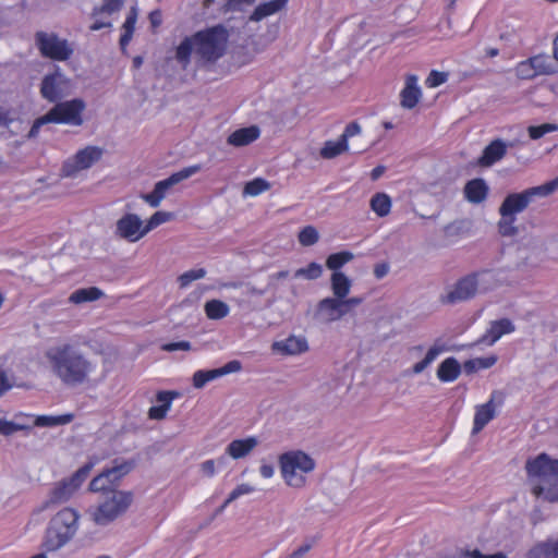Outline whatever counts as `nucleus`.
<instances>
[{
    "mask_svg": "<svg viewBox=\"0 0 558 558\" xmlns=\"http://www.w3.org/2000/svg\"><path fill=\"white\" fill-rule=\"evenodd\" d=\"M229 32L221 25H214L186 36L175 48V60L183 70L191 63L192 54L202 64L216 63L226 52Z\"/></svg>",
    "mask_w": 558,
    "mask_h": 558,
    "instance_id": "obj_1",
    "label": "nucleus"
},
{
    "mask_svg": "<svg viewBox=\"0 0 558 558\" xmlns=\"http://www.w3.org/2000/svg\"><path fill=\"white\" fill-rule=\"evenodd\" d=\"M46 357L53 374L69 387L87 384L96 371V363L70 343L50 348Z\"/></svg>",
    "mask_w": 558,
    "mask_h": 558,
    "instance_id": "obj_2",
    "label": "nucleus"
},
{
    "mask_svg": "<svg viewBox=\"0 0 558 558\" xmlns=\"http://www.w3.org/2000/svg\"><path fill=\"white\" fill-rule=\"evenodd\" d=\"M525 470L533 495L548 502H558V460L541 453L526 461Z\"/></svg>",
    "mask_w": 558,
    "mask_h": 558,
    "instance_id": "obj_3",
    "label": "nucleus"
},
{
    "mask_svg": "<svg viewBox=\"0 0 558 558\" xmlns=\"http://www.w3.org/2000/svg\"><path fill=\"white\" fill-rule=\"evenodd\" d=\"M80 515L76 510L65 507L50 520L43 546L48 551H54L64 546L78 529Z\"/></svg>",
    "mask_w": 558,
    "mask_h": 558,
    "instance_id": "obj_4",
    "label": "nucleus"
},
{
    "mask_svg": "<svg viewBox=\"0 0 558 558\" xmlns=\"http://www.w3.org/2000/svg\"><path fill=\"white\" fill-rule=\"evenodd\" d=\"M84 109L85 102L78 98L57 102L46 114L37 118L33 122L27 136L29 138L36 137L39 134L41 126L48 123L80 126L83 123L82 113Z\"/></svg>",
    "mask_w": 558,
    "mask_h": 558,
    "instance_id": "obj_5",
    "label": "nucleus"
},
{
    "mask_svg": "<svg viewBox=\"0 0 558 558\" xmlns=\"http://www.w3.org/2000/svg\"><path fill=\"white\" fill-rule=\"evenodd\" d=\"M558 190V177L542 185L529 187L520 193H510L502 201L500 217H513L524 211L537 197H546Z\"/></svg>",
    "mask_w": 558,
    "mask_h": 558,
    "instance_id": "obj_6",
    "label": "nucleus"
},
{
    "mask_svg": "<svg viewBox=\"0 0 558 558\" xmlns=\"http://www.w3.org/2000/svg\"><path fill=\"white\" fill-rule=\"evenodd\" d=\"M494 276L488 270L470 274L457 281L453 289L441 298L442 303L456 304L468 301L477 292H486L494 284Z\"/></svg>",
    "mask_w": 558,
    "mask_h": 558,
    "instance_id": "obj_7",
    "label": "nucleus"
},
{
    "mask_svg": "<svg viewBox=\"0 0 558 558\" xmlns=\"http://www.w3.org/2000/svg\"><path fill=\"white\" fill-rule=\"evenodd\" d=\"M281 475L286 484L301 488L306 484L305 474L315 469V461L303 451H290L279 458Z\"/></svg>",
    "mask_w": 558,
    "mask_h": 558,
    "instance_id": "obj_8",
    "label": "nucleus"
},
{
    "mask_svg": "<svg viewBox=\"0 0 558 558\" xmlns=\"http://www.w3.org/2000/svg\"><path fill=\"white\" fill-rule=\"evenodd\" d=\"M133 502V494L124 490H112L96 508L89 510L93 521L98 525H107L124 514Z\"/></svg>",
    "mask_w": 558,
    "mask_h": 558,
    "instance_id": "obj_9",
    "label": "nucleus"
},
{
    "mask_svg": "<svg viewBox=\"0 0 558 558\" xmlns=\"http://www.w3.org/2000/svg\"><path fill=\"white\" fill-rule=\"evenodd\" d=\"M98 459L93 458L82 465L70 477L58 482L50 492L46 507L66 502L88 477Z\"/></svg>",
    "mask_w": 558,
    "mask_h": 558,
    "instance_id": "obj_10",
    "label": "nucleus"
},
{
    "mask_svg": "<svg viewBox=\"0 0 558 558\" xmlns=\"http://www.w3.org/2000/svg\"><path fill=\"white\" fill-rule=\"evenodd\" d=\"M36 46L43 57L54 60L65 61L72 53L73 49L65 39H60L56 34L46 32H37L35 35Z\"/></svg>",
    "mask_w": 558,
    "mask_h": 558,
    "instance_id": "obj_11",
    "label": "nucleus"
},
{
    "mask_svg": "<svg viewBox=\"0 0 558 558\" xmlns=\"http://www.w3.org/2000/svg\"><path fill=\"white\" fill-rule=\"evenodd\" d=\"M201 170L199 165L186 167L175 173H172L169 178L161 180L155 184L154 190L150 193L142 194L141 197L150 206L158 207L161 201L165 198L166 193L170 187L178 184L179 182L190 178Z\"/></svg>",
    "mask_w": 558,
    "mask_h": 558,
    "instance_id": "obj_12",
    "label": "nucleus"
},
{
    "mask_svg": "<svg viewBox=\"0 0 558 558\" xmlns=\"http://www.w3.org/2000/svg\"><path fill=\"white\" fill-rule=\"evenodd\" d=\"M104 149L97 146H86L80 149L72 158L65 160L61 168L63 177H74L77 172L90 168L101 159Z\"/></svg>",
    "mask_w": 558,
    "mask_h": 558,
    "instance_id": "obj_13",
    "label": "nucleus"
},
{
    "mask_svg": "<svg viewBox=\"0 0 558 558\" xmlns=\"http://www.w3.org/2000/svg\"><path fill=\"white\" fill-rule=\"evenodd\" d=\"M130 470L131 465L129 463H122L104 470L90 481L88 488L94 493L101 492L107 494L117 490L116 487L119 485L120 480L126 475Z\"/></svg>",
    "mask_w": 558,
    "mask_h": 558,
    "instance_id": "obj_14",
    "label": "nucleus"
},
{
    "mask_svg": "<svg viewBox=\"0 0 558 558\" xmlns=\"http://www.w3.org/2000/svg\"><path fill=\"white\" fill-rule=\"evenodd\" d=\"M241 369V362L233 360L218 368L196 371L193 375V386L195 388H203L209 381L231 373L240 372Z\"/></svg>",
    "mask_w": 558,
    "mask_h": 558,
    "instance_id": "obj_15",
    "label": "nucleus"
},
{
    "mask_svg": "<svg viewBox=\"0 0 558 558\" xmlns=\"http://www.w3.org/2000/svg\"><path fill=\"white\" fill-rule=\"evenodd\" d=\"M147 232L142 220L135 214H126L117 222V233L131 242L138 241Z\"/></svg>",
    "mask_w": 558,
    "mask_h": 558,
    "instance_id": "obj_16",
    "label": "nucleus"
},
{
    "mask_svg": "<svg viewBox=\"0 0 558 558\" xmlns=\"http://www.w3.org/2000/svg\"><path fill=\"white\" fill-rule=\"evenodd\" d=\"M497 397L500 398L499 403H501V393L494 391L486 403L475 408L474 425L472 429L473 435L478 434L496 416L497 404L495 400Z\"/></svg>",
    "mask_w": 558,
    "mask_h": 558,
    "instance_id": "obj_17",
    "label": "nucleus"
},
{
    "mask_svg": "<svg viewBox=\"0 0 558 558\" xmlns=\"http://www.w3.org/2000/svg\"><path fill=\"white\" fill-rule=\"evenodd\" d=\"M344 316L341 300L328 296L320 300L316 306L315 317L323 323H331L339 320Z\"/></svg>",
    "mask_w": 558,
    "mask_h": 558,
    "instance_id": "obj_18",
    "label": "nucleus"
},
{
    "mask_svg": "<svg viewBox=\"0 0 558 558\" xmlns=\"http://www.w3.org/2000/svg\"><path fill=\"white\" fill-rule=\"evenodd\" d=\"M271 349L281 355H298L308 351V342L304 336L291 335L283 340L275 341Z\"/></svg>",
    "mask_w": 558,
    "mask_h": 558,
    "instance_id": "obj_19",
    "label": "nucleus"
},
{
    "mask_svg": "<svg viewBox=\"0 0 558 558\" xmlns=\"http://www.w3.org/2000/svg\"><path fill=\"white\" fill-rule=\"evenodd\" d=\"M523 558H558V535L536 542L524 553Z\"/></svg>",
    "mask_w": 558,
    "mask_h": 558,
    "instance_id": "obj_20",
    "label": "nucleus"
},
{
    "mask_svg": "<svg viewBox=\"0 0 558 558\" xmlns=\"http://www.w3.org/2000/svg\"><path fill=\"white\" fill-rule=\"evenodd\" d=\"M507 148L508 144L502 140H494L484 148L482 156L477 160V165L481 167H492L505 157Z\"/></svg>",
    "mask_w": 558,
    "mask_h": 558,
    "instance_id": "obj_21",
    "label": "nucleus"
},
{
    "mask_svg": "<svg viewBox=\"0 0 558 558\" xmlns=\"http://www.w3.org/2000/svg\"><path fill=\"white\" fill-rule=\"evenodd\" d=\"M488 192L489 187L482 178L468 181L463 189L465 199L472 204L483 203L487 198Z\"/></svg>",
    "mask_w": 558,
    "mask_h": 558,
    "instance_id": "obj_22",
    "label": "nucleus"
},
{
    "mask_svg": "<svg viewBox=\"0 0 558 558\" xmlns=\"http://www.w3.org/2000/svg\"><path fill=\"white\" fill-rule=\"evenodd\" d=\"M179 396L177 391L161 390L156 395V400L160 402L159 405H153L148 410V417L150 420H163L171 408L172 401Z\"/></svg>",
    "mask_w": 558,
    "mask_h": 558,
    "instance_id": "obj_23",
    "label": "nucleus"
},
{
    "mask_svg": "<svg viewBox=\"0 0 558 558\" xmlns=\"http://www.w3.org/2000/svg\"><path fill=\"white\" fill-rule=\"evenodd\" d=\"M514 331V325L508 318H501L490 323L489 329L478 340L481 343L494 344L499 338L506 333Z\"/></svg>",
    "mask_w": 558,
    "mask_h": 558,
    "instance_id": "obj_24",
    "label": "nucleus"
},
{
    "mask_svg": "<svg viewBox=\"0 0 558 558\" xmlns=\"http://www.w3.org/2000/svg\"><path fill=\"white\" fill-rule=\"evenodd\" d=\"M421 89L417 86V76L410 74L407 76L405 86L401 92V106L412 109L416 106L421 98Z\"/></svg>",
    "mask_w": 558,
    "mask_h": 558,
    "instance_id": "obj_25",
    "label": "nucleus"
},
{
    "mask_svg": "<svg viewBox=\"0 0 558 558\" xmlns=\"http://www.w3.org/2000/svg\"><path fill=\"white\" fill-rule=\"evenodd\" d=\"M288 3V0H271L260 3L248 16V22H259L263 19L281 11Z\"/></svg>",
    "mask_w": 558,
    "mask_h": 558,
    "instance_id": "obj_26",
    "label": "nucleus"
},
{
    "mask_svg": "<svg viewBox=\"0 0 558 558\" xmlns=\"http://www.w3.org/2000/svg\"><path fill=\"white\" fill-rule=\"evenodd\" d=\"M40 94L49 102H57L62 97L57 74H48L43 78Z\"/></svg>",
    "mask_w": 558,
    "mask_h": 558,
    "instance_id": "obj_27",
    "label": "nucleus"
},
{
    "mask_svg": "<svg viewBox=\"0 0 558 558\" xmlns=\"http://www.w3.org/2000/svg\"><path fill=\"white\" fill-rule=\"evenodd\" d=\"M461 374V365L456 357H447L437 368V377L440 381L450 383Z\"/></svg>",
    "mask_w": 558,
    "mask_h": 558,
    "instance_id": "obj_28",
    "label": "nucleus"
},
{
    "mask_svg": "<svg viewBox=\"0 0 558 558\" xmlns=\"http://www.w3.org/2000/svg\"><path fill=\"white\" fill-rule=\"evenodd\" d=\"M352 287L351 279L342 271H335L330 277V288L333 298L343 300L348 296Z\"/></svg>",
    "mask_w": 558,
    "mask_h": 558,
    "instance_id": "obj_29",
    "label": "nucleus"
},
{
    "mask_svg": "<svg viewBox=\"0 0 558 558\" xmlns=\"http://www.w3.org/2000/svg\"><path fill=\"white\" fill-rule=\"evenodd\" d=\"M102 295L104 292L97 287L82 288L71 293L69 302L73 304L93 302L99 300Z\"/></svg>",
    "mask_w": 558,
    "mask_h": 558,
    "instance_id": "obj_30",
    "label": "nucleus"
},
{
    "mask_svg": "<svg viewBox=\"0 0 558 558\" xmlns=\"http://www.w3.org/2000/svg\"><path fill=\"white\" fill-rule=\"evenodd\" d=\"M530 59L536 75H548L556 72L555 63L550 56L543 53L531 57Z\"/></svg>",
    "mask_w": 558,
    "mask_h": 558,
    "instance_id": "obj_31",
    "label": "nucleus"
},
{
    "mask_svg": "<svg viewBox=\"0 0 558 558\" xmlns=\"http://www.w3.org/2000/svg\"><path fill=\"white\" fill-rule=\"evenodd\" d=\"M349 149L344 138L339 137L337 142L327 141L320 149V156L324 159H332Z\"/></svg>",
    "mask_w": 558,
    "mask_h": 558,
    "instance_id": "obj_32",
    "label": "nucleus"
},
{
    "mask_svg": "<svg viewBox=\"0 0 558 558\" xmlns=\"http://www.w3.org/2000/svg\"><path fill=\"white\" fill-rule=\"evenodd\" d=\"M137 20V13L136 10L133 8L130 13L128 14L124 23H123V32L120 37V47L122 50L126 48V46L130 44L134 31H135V24Z\"/></svg>",
    "mask_w": 558,
    "mask_h": 558,
    "instance_id": "obj_33",
    "label": "nucleus"
},
{
    "mask_svg": "<svg viewBox=\"0 0 558 558\" xmlns=\"http://www.w3.org/2000/svg\"><path fill=\"white\" fill-rule=\"evenodd\" d=\"M204 311L209 319H221L229 314L228 305L220 300H210L205 303Z\"/></svg>",
    "mask_w": 558,
    "mask_h": 558,
    "instance_id": "obj_34",
    "label": "nucleus"
},
{
    "mask_svg": "<svg viewBox=\"0 0 558 558\" xmlns=\"http://www.w3.org/2000/svg\"><path fill=\"white\" fill-rule=\"evenodd\" d=\"M496 362V355L472 359L463 363V369L466 374H473L480 369H486L492 367L493 365H495Z\"/></svg>",
    "mask_w": 558,
    "mask_h": 558,
    "instance_id": "obj_35",
    "label": "nucleus"
},
{
    "mask_svg": "<svg viewBox=\"0 0 558 558\" xmlns=\"http://www.w3.org/2000/svg\"><path fill=\"white\" fill-rule=\"evenodd\" d=\"M371 208L379 217H385L390 213L391 199L385 193H376L371 199Z\"/></svg>",
    "mask_w": 558,
    "mask_h": 558,
    "instance_id": "obj_36",
    "label": "nucleus"
},
{
    "mask_svg": "<svg viewBox=\"0 0 558 558\" xmlns=\"http://www.w3.org/2000/svg\"><path fill=\"white\" fill-rule=\"evenodd\" d=\"M74 415L72 413H66L62 415L51 416V415H39L36 417L34 424L36 426H57V425H65L73 421Z\"/></svg>",
    "mask_w": 558,
    "mask_h": 558,
    "instance_id": "obj_37",
    "label": "nucleus"
},
{
    "mask_svg": "<svg viewBox=\"0 0 558 558\" xmlns=\"http://www.w3.org/2000/svg\"><path fill=\"white\" fill-rule=\"evenodd\" d=\"M354 258V255L349 251H342L338 253L330 254L326 259V266L328 269L335 271H339V269L351 262Z\"/></svg>",
    "mask_w": 558,
    "mask_h": 558,
    "instance_id": "obj_38",
    "label": "nucleus"
},
{
    "mask_svg": "<svg viewBox=\"0 0 558 558\" xmlns=\"http://www.w3.org/2000/svg\"><path fill=\"white\" fill-rule=\"evenodd\" d=\"M444 347L441 345H437V344H434L433 347L429 348V350L427 351L425 357L415 363L412 367V373L413 374H421L425 368H427L434 361L435 359L444 351Z\"/></svg>",
    "mask_w": 558,
    "mask_h": 558,
    "instance_id": "obj_39",
    "label": "nucleus"
},
{
    "mask_svg": "<svg viewBox=\"0 0 558 558\" xmlns=\"http://www.w3.org/2000/svg\"><path fill=\"white\" fill-rule=\"evenodd\" d=\"M323 274V266L318 263L312 262L307 265V267L299 268L293 274L294 278H305L307 280L318 279Z\"/></svg>",
    "mask_w": 558,
    "mask_h": 558,
    "instance_id": "obj_40",
    "label": "nucleus"
},
{
    "mask_svg": "<svg viewBox=\"0 0 558 558\" xmlns=\"http://www.w3.org/2000/svg\"><path fill=\"white\" fill-rule=\"evenodd\" d=\"M124 0H104L101 5L95 7L92 12L93 17H98L102 13L112 14L120 11Z\"/></svg>",
    "mask_w": 558,
    "mask_h": 558,
    "instance_id": "obj_41",
    "label": "nucleus"
},
{
    "mask_svg": "<svg viewBox=\"0 0 558 558\" xmlns=\"http://www.w3.org/2000/svg\"><path fill=\"white\" fill-rule=\"evenodd\" d=\"M517 218L513 217H501L498 221V232L502 236H514L519 233L518 227L514 225Z\"/></svg>",
    "mask_w": 558,
    "mask_h": 558,
    "instance_id": "obj_42",
    "label": "nucleus"
},
{
    "mask_svg": "<svg viewBox=\"0 0 558 558\" xmlns=\"http://www.w3.org/2000/svg\"><path fill=\"white\" fill-rule=\"evenodd\" d=\"M299 242L303 246H312L319 240L318 231L313 226L304 227L299 233Z\"/></svg>",
    "mask_w": 558,
    "mask_h": 558,
    "instance_id": "obj_43",
    "label": "nucleus"
},
{
    "mask_svg": "<svg viewBox=\"0 0 558 558\" xmlns=\"http://www.w3.org/2000/svg\"><path fill=\"white\" fill-rule=\"evenodd\" d=\"M31 429L32 427L29 425L14 423L11 421L0 418V435L10 436L19 430H23L28 434Z\"/></svg>",
    "mask_w": 558,
    "mask_h": 558,
    "instance_id": "obj_44",
    "label": "nucleus"
},
{
    "mask_svg": "<svg viewBox=\"0 0 558 558\" xmlns=\"http://www.w3.org/2000/svg\"><path fill=\"white\" fill-rule=\"evenodd\" d=\"M271 184L263 178H256L246 182V195L257 196L263 192L268 191Z\"/></svg>",
    "mask_w": 558,
    "mask_h": 558,
    "instance_id": "obj_45",
    "label": "nucleus"
},
{
    "mask_svg": "<svg viewBox=\"0 0 558 558\" xmlns=\"http://www.w3.org/2000/svg\"><path fill=\"white\" fill-rule=\"evenodd\" d=\"M205 275L204 268L191 269L180 275L178 281L181 288H185L193 281L204 278Z\"/></svg>",
    "mask_w": 558,
    "mask_h": 558,
    "instance_id": "obj_46",
    "label": "nucleus"
},
{
    "mask_svg": "<svg viewBox=\"0 0 558 558\" xmlns=\"http://www.w3.org/2000/svg\"><path fill=\"white\" fill-rule=\"evenodd\" d=\"M558 130V125L555 123H544L541 125H531L527 128L529 135L532 140H538L545 134L555 132Z\"/></svg>",
    "mask_w": 558,
    "mask_h": 558,
    "instance_id": "obj_47",
    "label": "nucleus"
},
{
    "mask_svg": "<svg viewBox=\"0 0 558 558\" xmlns=\"http://www.w3.org/2000/svg\"><path fill=\"white\" fill-rule=\"evenodd\" d=\"M172 217V214L171 213H167V211H156L155 214L151 215V217L147 220V223L145 225V231H150L155 228H157L158 226H160L161 223H165L167 221H169Z\"/></svg>",
    "mask_w": 558,
    "mask_h": 558,
    "instance_id": "obj_48",
    "label": "nucleus"
},
{
    "mask_svg": "<svg viewBox=\"0 0 558 558\" xmlns=\"http://www.w3.org/2000/svg\"><path fill=\"white\" fill-rule=\"evenodd\" d=\"M268 45V40L264 37H252L246 38V57L252 51L254 54L265 50Z\"/></svg>",
    "mask_w": 558,
    "mask_h": 558,
    "instance_id": "obj_49",
    "label": "nucleus"
},
{
    "mask_svg": "<svg viewBox=\"0 0 558 558\" xmlns=\"http://www.w3.org/2000/svg\"><path fill=\"white\" fill-rule=\"evenodd\" d=\"M515 73L521 80H531L537 76L535 70L532 68L530 58L517 65Z\"/></svg>",
    "mask_w": 558,
    "mask_h": 558,
    "instance_id": "obj_50",
    "label": "nucleus"
},
{
    "mask_svg": "<svg viewBox=\"0 0 558 558\" xmlns=\"http://www.w3.org/2000/svg\"><path fill=\"white\" fill-rule=\"evenodd\" d=\"M226 454L233 459H240V458L244 457V439L233 440L227 447Z\"/></svg>",
    "mask_w": 558,
    "mask_h": 558,
    "instance_id": "obj_51",
    "label": "nucleus"
},
{
    "mask_svg": "<svg viewBox=\"0 0 558 558\" xmlns=\"http://www.w3.org/2000/svg\"><path fill=\"white\" fill-rule=\"evenodd\" d=\"M364 301V298L362 296H352V298H343V300H341V306H342V311H344V316L347 314H349L353 308L357 307L359 305H361Z\"/></svg>",
    "mask_w": 558,
    "mask_h": 558,
    "instance_id": "obj_52",
    "label": "nucleus"
},
{
    "mask_svg": "<svg viewBox=\"0 0 558 558\" xmlns=\"http://www.w3.org/2000/svg\"><path fill=\"white\" fill-rule=\"evenodd\" d=\"M447 73L445 72H438V71H432L428 75L426 83L429 87H436L441 84H444L447 81Z\"/></svg>",
    "mask_w": 558,
    "mask_h": 558,
    "instance_id": "obj_53",
    "label": "nucleus"
},
{
    "mask_svg": "<svg viewBox=\"0 0 558 558\" xmlns=\"http://www.w3.org/2000/svg\"><path fill=\"white\" fill-rule=\"evenodd\" d=\"M162 349L168 352L173 351H189L191 349V343L189 341H178V342H169L162 345Z\"/></svg>",
    "mask_w": 558,
    "mask_h": 558,
    "instance_id": "obj_54",
    "label": "nucleus"
},
{
    "mask_svg": "<svg viewBox=\"0 0 558 558\" xmlns=\"http://www.w3.org/2000/svg\"><path fill=\"white\" fill-rule=\"evenodd\" d=\"M361 132V126L357 122L353 121V122H350L345 129H344V132L343 134L340 136L341 138H344L345 140V143H348V140L354 135H357L360 134Z\"/></svg>",
    "mask_w": 558,
    "mask_h": 558,
    "instance_id": "obj_55",
    "label": "nucleus"
},
{
    "mask_svg": "<svg viewBox=\"0 0 558 558\" xmlns=\"http://www.w3.org/2000/svg\"><path fill=\"white\" fill-rule=\"evenodd\" d=\"M465 558H507V555L502 551H498L492 555H484L480 550L474 549L472 551H465Z\"/></svg>",
    "mask_w": 558,
    "mask_h": 558,
    "instance_id": "obj_56",
    "label": "nucleus"
},
{
    "mask_svg": "<svg viewBox=\"0 0 558 558\" xmlns=\"http://www.w3.org/2000/svg\"><path fill=\"white\" fill-rule=\"evenodd\" d=\"M228 143L234 146H244V128L234 131L229 137Z\"/></svg>",
    "mask_w": 558,
    "mask_h": 558,
    "instance_id": "obj_57",
    "label": "nucleus"
},
{
    "mask_svg": "<svg viewBox=\"0 0 558 558\" xmlns=\"http://www.w3.org/2000/svg\"><path fill=\"white\" fill-rule=\"evenodd\" d=\"M201 470L204 475H206L208 477L214 476L216 473V461L213 459L206 460L205 462H203L201 464Z\"/></svg>",
    "mask_w": 558,
    "mask_h": 558,
    "instance_id": "obj_58",
    "label": "nucleus"
},
{
    "mask_svg": "<svg viewBox=\"0 0 558 558\" xmlns=\"http://www.w3.org/2000/svg\"><path fill=\"white\" fill-rule=\"evenodd\" d=\"M260 135V130L257 125L246 126V145L256 141Z\"/></svg>",
    "mask_w": 558,
    "mask_h": 558,
    "instance_id": "obj_59",
    "label": "nucleus"
},
{
    "mask_svg": "<svg viewBox=\"0 0 558 558\" xmlns=\"http://www.w3.org/2000/svg\"><path fill=\"white\" fill-rule=\"evenodd\" d=\"M244 494V485H238L232 493L229 495V497L225 500V502L221 506V509L226 508L228 504H230L232 500L239 498Z\"/></svg>",
    "mask_w": 558,
    "mask_h": 558,
    "instance_id": "obj_60",
    "label": "nucleus"
},
{
    "mask_svg": "<svg viewBox=\"0 0 558 558\" xmlns=\"http://www.w3.org/2000/svg\"><path fill=\"white\" fill-rule=\"evenodd\" d=\"M389 272V265L386 263L376 264L374 267V276L377 279H383Z\"/></svg>",
    "mask_w": 558,
    "mask_h": 558,
    "instance_id": "obj_61",
    "label": "nucleus"
},
{
    "mask_svg": "<svg viewBox=\"0 0 558 558\" xmlns=\"http://www.w3.org/2000/svg\"><path fill=\"white\" fill-rule=\"evenodd\" d=\"M12 388L5 371L0 369V393L3 395Z\"/></svg>",
    "mask_w": 558,
    "mask_h": 558,
    "instance_id": "obj_62",
    "label": "nucleus"
},
{
    "mask_svg": "<svg viewBox=\"0 0 558 558\" xmlns=\"http://www.w3.org/2000/svg\"><path fill=\"white\" fill-rule=\"evenodd\" d=\"M310 549L311 545H302L287 558H303L308 553Z\"/></svg>",
    "mask_w": 558,
    "mask_h": 558,
    "instance_id": "obj_63",
    "label": "nucleus"
},
{
    "mask_svg": "<svg viewBox=\"0 0 558 558\" xmlns=\"http://www.w3.org/2000/svg\"><path fill=\"white\" fill-rule=\"evenodd\" d=\"M149 21L153 27H158L161 24V12L159 10L150 12Z\"/></svg>",
    "mask_w": 558,
    "mask_h": 558,
    "instance_id": "obj_64",
    "label": "nucleus"
}]
</instances>
